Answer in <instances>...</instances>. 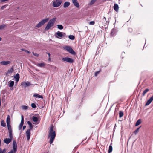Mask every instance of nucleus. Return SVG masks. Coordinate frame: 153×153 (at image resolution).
<instances>
[{"instance_id": "obj_6", "label": "nucleus", "mask_w": 153, "mask_h": 153, "mask_svg": "<svg viewBox=\"0 0 153 153\" xmlns=\"http://www.w3.org/2000/svg\"><path fill=\"white\" fill-rule=\"evenodd\" d=\"M62 2V0H56L53 2L52 5L54 7H58L61 4Z\"/></svg>"}, {"instance_id": "obj_44", "label": "nucleus", "mask_w": 153, "mask_h": 153, "mask_svg": "<svg viewBox=\"0 0 153 153\" xmlns=\"http://www.w3.org/2000/svg\"><path fill=\"white\" fill-rule=\"evenodd\" d=\"M128 30L129 32L130 33H131L133 32V30L132 28H128Z\"/></svg>"}, {"instance_id": "obj_19", "label": "nucleus", "mask_w": 153, "mask_h": 153, "mask_svg": "<svg viewBox=\"0 0 153 153\" xmlns=\"http://www.w3.org/2000/svg\"><path fill=\"white\" fill-rule=\"evenodd\" d=\"M34 97L39 98L43 99V97L42 95H39L37 93H35L33 96Z\"/></svg>"}, {"instance_id": "obj_41", "label": "nucleus", "mask_w": 153, "mask_h": 153, "mask_svg": "<svg viewBox=\"0 0 153 153\" xmlns=\"http://www.w3.org/2000/svg\"><path fill=\"white\" fill-rule=\"evenodd\" d=\"M96 0H91L90 2V4H93L96 1Z\"/></svg>"}, {"instance_id": "obj_43", "label": "nucleus", "mask_w": 153, "mask_h": 153, "mask_svg": "<svg viewBox=\"0 0 153 153\" xmlns=\"http://www.w3.org/2000/svg\"><path fill=\"white\" fill-rule=\"evenodd\" d=\"M95 24V22L94 21H91L89 22V25H94Z\"/></svg>"}, {"instance_id": "obj_20", "label": "nucleus", "mask_w": 153, "mask_h": 153, "mask_svg": "<svg viewBox=\"0 0 153 153\" xmlns=\"http://www.w3.org/2000/svg\"><path fill=\"white\" fill-rule=\"evenodd\" d=\"M70 3L68 1L65 2L63 4V7L65 8H67L70 5Z\"/></svg>"}, {"instance_id": "obj_23", "label": "nucleus", "mask_w": 153, "mask_h": 153, "mask_svg": "<svg viewBox=\"0 0 153 153\" xmlns=\"http://www.w3.org/2000/svg\"><path fill=\"white\" fill-rule=\"evenodd\" d=\"M14 82L13 81H11L9 82V83L8 85L10 87H12L14 85Z\"/></svg>"}, {"instance_id": "obj_16", "label": "nucleus", "mask_w": 153, "mask_h": 153, "mask_svg": "<svg viewBox=\"0 0 153 153\" xmlns=\"http://www.w3.org/2000/svg\"><path fill=\"white\" fill-rule=\"evenodd\" d=\"M14 78L15 79V81L17 82L19 81V78L20 76L19 74L18 73H17L15 76H14Z\"/></svg>"}, {"instance_id": "obj_29", "label": "nucleus", "mask_w": 153, "mask_h": 153, "mask_svg": "<svg viewBox=\"0 0 153 153\" xmlns=\"http://www.w3.org/2000/svg\"><path fill=\"white\" fill-rule=\"evenodd\" d=\"M24 123V118L23 115H22L21 116V120L20 123V124L23 125Z\"/></svg>"}, {"instance_id": "obj_49", "label": "nucleus", "mask_w": 153, "mask_h": 153, "mask_svg": "<svg viewBox=\"0 0 153 153\" xmlns=\"http://www.w3.org/2000/svg\"><path fill=\"white\" fill-rule=\"evenodd\" d=\"M106 22V25H108L109 23V21H105Z\"/></svg>"}, {"instance_id": "obj_42", "label": "nucleus", "mask_w": 153, "mask_h": 153, "mask_svg": "<svg viewBox=\"0 0 153 153\" xmlns=\"http://www.w3.org/2000/svg\"><path fill=\"white\" fill-rule=\"evenodd\" d=\"M23 126V125H22L21 124H20L18 127V129L19 130H21Z\"/></svg>"}, {"instance_id": "obj_17", "label": "nucleus", "mask_w": 153, "mask_h": 153, "mask_svg": "<svg viewBox=\"0 0 153 153\" xmlns=\"http://www.w3.org/2000/svg\"><path fill=\"white\" fill-rule=\"evenodd\" d=\"M114 10L116 12H118L119 10V6L117 4L115 3L114 6Z\"/></svg>"}, {"instance_id": "obj_52", "label": "nucleus", "mask_w": 153, "mask_h": 153, "mask_svg": "<svg viewBox=\"0 0 153 153\" xmlns=\"http://www.w3.org/2000/svg\"><path fill=\"white\" fill-rule=\"evenodd\" d=\"M1 152H2L1 149L0 148V153Z\"/></svg>"}, {"instance_id": "obj_3", "label": "nucleus", "mask_w": 153, "mask_h": 153, "mask_svg": "<svg viewBox=\"0 0 153 153\" xmlns=\"http://www.w3.org/2000/svg\"><path fill=\"white\" fill-rule=\"evenodd\" d=\"M6 123L9 131V134L13 135L12 130L11 126L10 125V117L8 115L6 119Z\"/></svg>"}, {"instance_id": "obj_45", "label": "nucleus", "mask_w": 153, "mask_h": 153, "mask_svg": "<svg viewBox=\"0 0 153 153\" xmlns=\"http://www.w3.org/2000/svg\"><path fill=\"white\" fill-rule=\"evenodd\" d=\"M100 71H97L95 73L94 75L95 76H97V74L99 73Z\"/></svg>"}, {"instance_id": "obj_15", "label": "nucleus", "mask_w": 153, "mask_h": 153, "mask_svg": "<svg viewBox=\"0 0 153 153\" xmlns=\"http://www.w3.org/2000/svg\"><path fill=\"white\" fill-rule=\"evenodd\" d=\"M153 100V95L147 101L145 104L146 106H147L149 105Z\"/></svg>"}, {"instance_id": "obj_12", "label": "nucleus", "mask_w": 153, "mask_h": 153, "mask_svg": "<svg viewBox=\"0 0 153 153\" xmlns=\"http://www.w3.org/2000/svg\"><path fill=\"white\" fill-rule=\"evenodd\" d=\"M31 85V83L30 82H22L21 83V85L23 87L26 88L27 87L30 86Z\"/></svg>"}, {"instance_id": "obj_28", "label": "nucleus", "mask_w": 153, "mask_h": 153, "mask_svg": "<svg viewBox=\"0 0 153 153\" xmlns=\"http://www.w3.org/2000/svg\"><path fill=\"white\" fill-rule=\"evenodd\" d=\"M45 65V64L44 63H38L37 65V66L39 67H42L44 66Z\"/></svg>"}, {"instance_id": "obj_35", "label": "nucleus", "mask_w": 153, "mask_h": 153, "mask_svg": "<svg viewBox=\"0 0 153 153\" xmlns=\"http://www.w3.org/2000/svg\"><path fill=\"white\" fill-rule=\"evenodd\" d=\"M13 71V67L11 68L9 70H8L7 71V73H12Z\"/></svg>"}, {"instance_id": "obj_46", "label": "nucleus", "mask_w": 153, "mask_h": 153, "mask_svg": "<svg viewBox=\"0 0 153 153\" xmlns=\"http://www.w3.org/2000/svg\"><path fill=\"white\" fill-rule=\"evenodd\" d=\"M6 152V149L5 148L3 149L2 150L1 152L3 153H5Z\"/></svg>"}, {"instance_id": "obj_13", "label": "nucleus", "mask_w": 153, "mask_h": 153, "mask_svg": "<svg viewBox=\"0 0 153 153\" xmlns=\"http://www.w3.org/2000/svg\"><path fill=\"white\" fill-rule=\"evenodd\" d=\"M30 129H28L27 130L26 132V134L27 135V140H30Z\"/></svg>"}, {"instance_id": "obj_31", "label": "nucleus", "mask_w": 153, "mask_h": 153, "mask_svg": "<svg viewBox=\"0 0 153 153\" xmlns=\"http://www.w3.org/2000/svg\"><path fill=\"white\" fill-rule=\"evenodd\" d=\"M68 38L70 39L73 40L75 38V37L73 35H70L68 36Z\"/></svg>"}, {"instance_id": "obj_33", "label": "nucleus", "mask_w": 153, "mask_h": 153, "mask_svg": "<svg viewBox=\"0 0 153 153\" xmlns=\"http://www.w3.org/2000/svg\"><path fill=\"white\" fill-rule=\"evenodd\" d=\"M123 111H120L119 112V117L120 118H121L122 117L123 115Z\"/></svg>"}, {"instance_id": "obj_14", "label": "nucleus", "mask_w": 153, "mask_h": 153, "mask_svg": "<svg viewBox=\"0 0 153 153\" xmlns=\"http://www.w3.org/2000/svg\"><path fill=\"white\" fill-rule=\"evenodd\" d=\"M74 5L77 8L79 7V4L77 0H72Z\"/></svg>"}, {"instance_id": "obj_57", "label": "nucleus", "mask_w": 153, "mask_h": 153, "mask_svg": "<svg viewBox=\"0 0 153 153\" xmlns=\"http://www.w3.org/2000/svg\"><path fill=\"white\" fill-rule=\"evenodd\" d=\"M132 136V135L131 136V137Z\"/></svg>"}, {"instance_id": "obj_51", "label": "nucleus", "mask_w": 153, "mask_h": 153, "mask_svg": "<svg viewBox=\"0 0 153 153\" xmlns=\"http://www.w3.org/2000/svg\"><path fill=\"white\" fill-rule=\"evenodd\" d=\"M104 20L105 21H106V18L105 17H104L103 18V20H104Z\"/></svg>"}, {"instance_id": "obj_25", "label": "nucleus", "mask_w": 153, "mask_h": 153, "mask_svg": "<svg viewBox=\"0 0 153 153\" xmlns=\"http://www.w3.org/2000/svg\"><path fill=\"white\" fill-rule=\"evenodd\" d=\"M32 119H33V121L34 122H37L38 121V118H37V117L36 116H33V117Z\"/></svg>"}, {"instance_id": "obj_38", "label": "nucleus", "mask_w": 153, "mask_h": 153, "mask_svg": "<svg viewBox=\"0 0 153 153\" xmlns=\"http://www.w3.org/2000/svg\"><path fill=\"white\" fill-rule=\"evenodd\" d=\"M22 107L23 110H26L28 108V107L25 105L22 106Z\"/></svg>"}, {"instance_id": "obj_2", "label": "nucleus", "mask_w": 153, "mask_h": 153, "mask_svg": "<svg viewBox=\"0 0 153 153\" xmlns=\"http://www.w3.org/2000/svg\"><path fill=\"white\" fill-rule=\"evenodd\" d=\"M56 19V18L55 17L50 20L44 29L45 30L47 31L51 27L53 26Z\"/></svg>"}, {"instance_id": "obj_30", "label": "nucleus", "mask_w": 153, "mask_h": 153, "mask_svg": "<svg viewBox=\"0 0 153 153\" xmlns=\"http://www.w3.org/2000/svg\"><path fill=\"white\" fill-rule=\"evenodd\" d=\"M149 91V89L147 88L143 92V93H142V95L143 96H144L145 94L148 91Z\"/></svg>"}, {"instance_id": "obj_48", "label": "nucleus", "mask_w": 153, "mask_h": 153, "mask_svg": "<svg viewBox=\"0 0 153 153\" xmlns=\"http://www.w3.org/2000/svg\"><path fill=\"white\" fill-rule=\"evenodd\" d=\"M46 53H47L48 55V56H49V59H50V55H51L50 53H49L48 52H46Z\"/></svg>"}, {"instance_id": "obj_7", "label": "nucleus", "mask_w": 153, "mask_h": 153, "mask_svg": "<svg viewBox=\"0 0 153 153\" xmlns=\"http://www.w3.org/2000/svg\"><path fill=\"white\" fill-rule=\"evenodd\" d=\"M9 138H6L4 139V143L7 144H8L11 142L13 139V135L9 134Z\"/></svg>"}, {"instance_id": "obj_47", "label": "nucleus", "mask_w": 153, "mask_h": 153, "mask_svg": "<svg viewBox=\"0 0 153 153\" xmlns=\"http://www.w3.org/2000/svg\"><path fill=\"white\" fill-rule=\"evenodd\" d=\"M22 127H23V130H25V129L26 126L25 125H24V126H22Z\"/></svg>"}, {"instance_id": "obj_39", "label": "nucleus", "mask_w": 153, "mask_h": 153, "mask_svg": "<svg viewBox=\"0 0 153 153\" xmlns=\"http://www.w3.org/2000/svg\"><path fill=\"white\" fill-rule=\"evenodd\" d=\"M32 53L33 55L35 56H36V57H38L39 56V54L36 53H34V52H33Z\"/></svg>"}, {"instance_id": "obj_1", "label": "nucleus", "mask_w": 153, "mask_h": 153, "mask_svg": "<svg viewBox=\"0 0 153 153\" xmlns=\"http://www.w3.org/2000/svg\"><path fill=\"white\" fill-rule=\"evenodd\" d=\"M54 127L53 125H52L50 128L48 137L50 138L49 143L51 144L53 142L56 136L55 131L53 130Z\"/></svg>"}, {"instance_id": "obj_56", "label": "nucleus", "mask_w": 153, "mask_h": 153, "mask_svg": "<svg viewBox=\"0 0 153 153\" xmlns=\"http://www.w3.org/2000/svg\"><path fill=\"white\" fill-rule=\"evenodd\" d=\"M110 18H108V19H110Z\"/></svg>"}, {"instance_id": "obj_21", "label": "nucleus", "mask_w": 153, "mask_h": 153, "mask_svg": "<svg viewBox=\"0 0 153 153\" xmlns=\"http://www.w3.org/2000/svg\"><path fill=\"white\" fill-rule=\"evenodd\" d=\"M27 123L29 126V127L30 128L29 129H30L31 130L33 128V125L31 123V122L28 121L27 122Z\"/></svg>"}, {"instance_id": "obj_55", "label": "nucleus", "mask_w": 153, "mask_h": 153, "mask_svg": "<svg viewBox=\"0 0 153 153\" xmlns=\"http://www.w3.org/2000/svg\"><path fill=\"white\" fill-rule=\"evenodd\" d=\"M110 13V11L108 12V14H109Z\"/></svg>"}, {"instance_id": "obj_8", "label": "nucleus", "mask_w": 153, "mask_h": 153, "mask_svg": "<svg viewBox=\"0 0 153 153\" xmlns=\"http://www.w3.org/2000/svg\"><path fill=\"white\" fill-rule=\"evenodd\" d=\"M62 60L64 62H67L69 63H73L74 62V60L72 58L65 57L62 58Z\"/></svg>"}, {"instance_id": "obj_11", "label": "nucleus", "mask_w": 153, "mask_h": 153, "mask_svg": "<svg viewBox=\"0 0 153 153\" xmlns=\"http://www.w3.org/2000/svg\"><path fill=\"white\" fill-rule=\"evenodd\" d=\"M117 32V29L114 28H113L110 32V35L111 37H113L116 35V33Z\"/></svg>"}, {"instance_id": "obj_36", "label": "nucleus", "mask_w": 153, "mask_h": 153, "mask_svg": "<svg viewBox=\"0 0 153 153\" xmlns=\"http://www.w3.org/2000/svg\"><path fill=\"white\" fill-rule=\"evenodd\" d=\"M141 126L137 128L135 131H134V134H137L139 131L140 128Z\"/></svg>"}, {"instance_id": "obj_32", "label": "nucleus", "mask_w": 153, "mask_h": 153, "mask_svg": "<svg viewBox=\"0 0 153 153\" xmlns=\"http://www.w3.org/2000/svg\"><path fill=\"white\" fill-rule=\"evenodd\" d=\"M113 148L112 146L110 145L109 147L108 153H110L112 151Z\"/></svg>"}, {"instance_id": "obj_27", "label": "nucleus", "mask_w": 153, "mask_h": 153, "mask_svg": "<svg viewBox=\"0 0 153 153\" xmlns=\"http://www.w3.org/2000/svg\"><path fill=\"white\" fill-rule=\"evenodd\" d=\"M57 26L59 30H62L63 28V27L62 25H57Z\"/></svg>"}, {"instance_id": "obj_5", "label": "nucleus", "mask_w": 153, "mask_h": 153, "mask_svg": "<svg viewBox=\"0 0 153 153\" xmlns=\"http://www.w3.org/2000/svg\"><path fill=\"white\" fill-rule=\"evenodd\" d=\"M49 19L48 18H45L40 21L37 24L35 27L37 28H39L42 26Z\"/></svg>"}, {"instance_id": "obj_18", "label": "nucleus", "mask_w": 153, "mask_h": 153, "mask_svg": "<svg viewBox=\"0 0 153 153\" xmlns=\"http://www.w3.org/2000/svg\"><path fill=\"white\" fill-rule=\"evenodd\" d=\"M10 62L9 61H2L1 62V63L2 65H6L7 64H10Z\"/></svg>"}, {"instance_id": "obj_50", "label": "nucleus", "mask_w": 153, "mask_h": 153, "mask_svg": "<svg viewBox=\"0 0 153 153\" xmlns=\"http://www.w3.org/2000/svg\"><path fill=\"white\" fill-rule=\"evenodd\" d=\"M5 7V6H2L1 7V9H3Z\"/></svg>"}, {"instance_id": "obj_53", "label": "nucleus", "mask_w": 153, "mask_h": 153, "mask_svg": "<svg viewBox=\"0 0 153 153\" xmlns=\"http://www.w3.org/2000/svg\"><path fill=\"white\" fill-rule=\"evenodd\" d=\"M1 38L0 37V41H1Z\"/></svg>"}, {"instance_id": "obj_34", "label": "nucleus", "mask_w": 153, "mask_h": 153, "mask_svg": "<svg viewBox=\"0 0 153 153\" xmlns=\"http://www.w3.org/2000/svg\"><path fill=\"white\" fill-rule=\"evenodd\" d=\"M21 50L25 51V52H26V53H27L28 54H30L31 53L29 51H28L27 50L23 48L22 49H21Z\"/></svg>"}, {"instance_id": "obj_37", "label": "nucleus", "mask_w": 153, "mask_h": 153, "mask_svg": "<svg viewBox=\"0 0 153 153\" xmlns=\"http://www.w3.org/2000/svg\"><path fill=\"white\" fill-rule=\"evenodd\" d=\"M31 106L32 108H36V105L34 103H32L31 104Z\"/></svg>"}, {"instance_id": "obj_24", "label": "nucleus", "mask_w": 153, "mask_h": 153, "mask_svg": "<svg viewBox=\"0 0 153 153\" xmlns=\"http://www.w3.org/2000/svg\"><path fill=\"white\" fill-rule=\"evenodd\" d=\"M141 120L140 119H139L137 121L136 124H135V126H137L140 124H141Z\"/></svg>"}, {"instance_id": "obj_40", "label": "nucleus", "mask_w": 153, "mask_h": 153, "mask_svg": "<svg viewBox=\"0 0 153 153\" xmlns=\"http://www.w3.org/2000/svg\"><path fill=\"white\" fill-rule=\"evenodd\" d=\"M125 55V53L124 52H123L122 53L121 55V57L122 58H124V56Z\"/></svg>"}, {"instance_id": "obj_54", "label": "nucleus", "mask_w": 153, "mask_h": 153, "mask_svg": "<svg viewBox=\"0 0 153 153\" xmlns=\"http://www.w3.org/2000/svg\"><path fill=\"white\" fill-rule=\"evenodd\" d=\"M134 143V142H133V143L132 145V147H133V144Z\"/></svg>"}, {"instance_id": "obj_26", "label": "nucleus", "mask_w": 153, "mask_h": 153, "mask_svg": "<svg viewBox=\"0 0 153 153\" xmlns=\"http://www.w3.org/2000/svg\"><path fill=\"white\" fill-rule=\"evenodd\" d=\"M1 126L3 127H5L6 126V123L4 122L3 120H1Z\"/></svg>"}, {"instance_id": "obj_22", "label": "nucleus", "mask_w": 153, "mask_h": 153, "mask_svg": "<svg viewBox=\"0 0 153 153\" xmlns=\"http://www.w3.org/2000/svg\"><path fill=\"white\" fill-rule=\"evenodd\" d=\"M6 25L4 24H3L0 25V30H3L6 27Z\"/></svg>"}, {"instance_id": "obj_9", "label": "nucleus", "mask_w": 153, "mask_h": 153, "mask_svg": "<svg viewBox=\"0 0 153 153\" xmlns=\"http://www.w3.org/2000/svg\"><path fill=\"white\" fill-rule=\"evenodd\" d=\"M17 144L16 143V141L15 140H13V152H14V153H16L17 151Z\"/></svg>"}, {"instance_id": "obj_10", "label": "nucleus", "mask_w": 153, "mask_h": 153, "mask_svg": "<svg viewBox=\"0 0 153 153\" xmlns=\"http://www.w3.org/2000/svg\"><path fill=\"white\" fill-rule=\"evenodd\" d=\"M62 33L65 34L64 33L61 32L59 31H58L57 33H55V34L56 37L58 38L61 39L63 36Z\"/></svg>"}, {"instance_id": "obj_4", "label": "nucleus", "mask_w": 153, "mask_h": 153, "mask_svg": "<svg viewBox=\"0 0 153 153\" xmlns=\"http://www.w3.org/2000/svg\"><path fill=\"white\" fill-rule=\"evenodd\" d=\"M64 49L65 50H66L67 51L72 55H75L76 54V52L73 50L72 48L69 46H65L64 47Z\"/></svg>"}]
</instances>
